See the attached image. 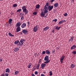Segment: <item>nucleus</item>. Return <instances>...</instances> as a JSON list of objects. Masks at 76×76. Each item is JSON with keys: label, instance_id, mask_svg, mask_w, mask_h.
Returning <instances> with one entry per match:
<instances>
[{"label": "nucleus", "instance_id": "1", "mask_svg": "<svg viewBox=\"0 0 76 76\" xmlns=\"http://www.w3.org/2000/svg\"><path fill=\"white\" fill-rule=\"evenodd\" d=\"M48 56H45V57L44 59V60L45 61H46L45 62V63L46 64H47V63H50V61L51 60H49V58Z\"/></svg>", "mask_w": 76, "mask_h": 76}, {"label": "nucleus", "instance_id": "2", "mask_svg": "<svg viewBox=\"0 0 76 76\" xmlns=\"http://www.w3.org/2000/svg\"><path fill=\"white\" fill-rule=\"evenodd\" d=\"M26 6H23L22 7V9L23 10V12H25V14H27L28 13V11L26 10Z\"/></svg>", "mask_w": 76, "mask_h": 76}, {"label": "nucleus", "instance_id": "3", "mask_svg": "<svg viewBox=\"0 0 76 76\" xmlns=\"http://www.w3.org/2000/svg\"><path fill=\"white\" fill-rule=\"evenodd\" d=\"M53 7H54L52 5L51 6V5H50L47 7V10H49V11H51L53 9Z\"/></svg>", "mask_w": 76, "mask_h": 76}, {"label": "nucleus", "instance_id": "4", "mask_svg": "<svg viewBox=\"0 0 76 76\" xmlns=\"http://www.w3.org/2000/svg\"><path fill=\"white\" fill-rule=\"evenodd\" d=\"M41 12L40 13V17L43 18L44 16H45V14L44 13V12L42 10H41Z\"/></svg>", "mask_w": 76, "mask_h": 76}, {"label": "nucleus", "instance_id": "5", "mask_svg": "<svg viewBox=\"0 0 76 76\" xmlns=\"http://www.w3.org/2000/svg\"><path fill=\"white\" fill-rule=\"evenodd\" d=\"M38 28H39V27L38 26H35L33 28V30L34 32H36L37 31H38Z\"/></svg>", "mask_w": 76, "mask_h": 76}, {"label": "nucleus", "instance_id": "6", "mask_svg": "<svg viewBox=\"0 0 76 76\" xmlns=\"http://www.w3.org/2000/svg\"><path fill=\"white\" fill-rule=\"evenodd\" d=\"M64 57H65V56H64L63 55L62 56L60 59V61L61 62V63H63V61L64 60Z\"/></svg>", "mask_w": 76, "mask_h": 76}, {"label": "nucleus", "instance_id": "7", "mask_svg": "<svg viewBox=\"0 0 76 76\" xmlns=\"http://www.w3.org/2000/svg\"><path fill=\"white\" fill-rule=\"evenodd\" d=\"M22 31L23 32V33L24 34H28V30L26 29H24Z\"/></svg>", "mask_w": 76, "mask_h": 76}, {"label": "nucleus", "instance_id": "8", "mask_svg": "<svg viewBox=\"0 0 76 76\" xmlns=\"http://www.w3.org/2000/svg\"><path fill=\"white\" fill-rule=\"evenodd\" d=\"M26 23H24L22 25L21 27L22 28H25V27H26Z\"/></svg>", "mask_w": 76, "mask_h": 76}, {"label": "nucleus", "instance_id": "9", "mask_svg": "<svg viewBox=\"0 0 76 76\" xmlns=\"http://www.w3.org/2000/svg\"><path fill=\"white\" fill-rule=\"evenodd\" d=\"M16 32H19V31H20V30H21V28H20V27H18L16 28Z\"/></svg>", "mask_w": 76, "mask_h": 76}, {"label": "nucleus", "instance_id": "10", "mask_svg": "<svg viewBox=\"0 0 76 76\" xmlns=\"http://www.w3.org/2000/svg\"><path fill=\"white\" fill-rule=\"evenodd\" d=\"M21 25H22V23H21V22H18L16 24V26L17 27L18 26V27H20Z\"/></svg>", "mask_w": 76, "mask_h": 76}, {"label": "nucleus", "instance_id": "11", "mask_svg": "<svg viewBox=\"0 0 76 76\" xmlns=\"http://www.w3.org/2000/svg\"><path fill=\"white\" fill-rule=\"evenodd\" d=\"M45 66H46V64H41V66L42 67V69H44V68L45 67Z\"/></svg>", "mask_w": 76, "mask_h": 76}, {"label": "nucleus", "instance_id": "12", "mask_svg": "<svg viewBox=\"0 0 76 76\" xmlns=\"http://www.w3.org/2000/svg\"><path fill=\"white\" fill-rule=\"evenodd\" d=\"M66 22V20H62L61 21H60L59 23H58L59 25H61V24H62L63 23H64V22Z\"/></svg>", "mask_w": 76, "mask_h": 76}, {"label": "nucleus", "instance_id": "13", "mask_svg": "<svg viewBox=\"0 0 76 76\" xmlns=\"http://www.w3.org/2000/svg\"><path fill=\"white\" fill-rule=\"evenodd\" d=\"M45 9V10L44 11V13L45 14L46 13H47L48 11V10H47V8H44L43 9Z\"/></svg>", "mask_w": 76, "mask_h": 76}, {"label": "nucleus", "instance_id": "14", "mask_svg": "<svg viewBox=\"0 0 76 76\" xmlns=\"http://www.w3.org/2000/svg\"><path fill=\"white\" fill-rule=\"evenodd\" d=\"M54 7H57L58 6V4L57 2L56 3L54 4Z\"/></svg>", "mask_w": 76, "mask_h": 76}, {"label": "nucleus", "instance_id": "15", "mask_svg": "<svg viewBox=\"0 0 76 76\" xmlns=\"http://www.w3.org/2000/svg\"><path fill=\"white\" fill-rule=\"evenodd\" d=\"M49 29V27L46 26L45 28H43V31H46L47 30H48Z\"/></svg>", "mask_w": 76, "mask_h": 76}, {"label": "nucleus", "instance_id": "16", "mask_svg": "<svg viewBox=\"0 0 76 76\" xmlns=\"http://www.w3.org/2000/svg\"><path fill=\"white\" fill-rule=\"evenodd\" d=\"M76 48V45H73L71 47V50H72L74 49V48Z\"/></svg>", "mask_w": 76, "mask_h": 76}, {"label": "nucleus", "instance_id": "17", "mask_svg": "<svg viewBox=\"0 0 76 76\" xmlns=\"http://www.w3.org/2000/svg\"><path fill=\"white\" fill-rule=\"evenodd\" d=\"M19 48H14V50L15 52H16V51H18V50H19Z\"/></svg>", "mask_w": 76, "mask_h": 76}, {"label": "nucleus", "instance_id": "18", "mask_svg": "<svg viewBox=\"0 0 76 76\" xmlns=\"http://www.w3.org/2000/svg\"><path fill=\"white\" fill-rule=\"evenodd\" d=\"M5 73H10V69L7 68L5 70Z\"/></svg>", "mask_w": 76, "mask_h": 76}, {"label": "nucleus", "instance_id": "19", "mask_svg": "<svg viewBox=\"0 0 76 76\" xmlns=\"http://www.w3.org/2000/svg\"><path fill=\"white\" fill-rule=\"evenodd\" d=\"M9 23L10 24V23H12V19H9V21H8Z\"/></svg>", "mask_w": 76, "mask_h": 76}, {"label": "nucleus", "instance_id": "20", "mask_svg": "<svg viewBox=\"0 0 76 76\" xmlns=\"http://www.w3.org/2000/svg\"><path fill=\"white\" fill-rule=\"evenodd\" d=\"M48 4H49L48 2H47V3H46V5L45 6L44 8H45V9H46V8H47V6H48Z\"/></svg>", "mask_w": 76, "mask_h": 76}, {"label": "nucleus", "instance_id": "21", "mask_svg": "<svg viewBox=\"0 0 76 76\" xmlns=\"http://www.w3.org/2000/svg\"><path fill=\"white\" fill-rule=\"evenodd\" d=\"M73 39H74V37H72L69 40V42H70V41L71 42H72V41Z\"/></svg>", "mask_w": 76, "mask_h": 76}, {"label": "nucleus", "instance_id": "22", "mask_svg": "<svg viewBox=\"0 0 76 76\" xmlns=\"http://www.w3.org/2000/svg\"><path fill=\"white\" fill-rule=\"evenodd\" d=\"M46 53L47 54H50V51H49L48 50H46Z\"/></svg>", "mask_w": 76, "mask_h": 76}, {"label": "nucleus", "instance_id": "23", "mask_svg": "<svg viewBox=\"0 0 76 76\" xmlns=\"http://www.w3.org/2000/svg\"><path fill=\"white\" fill-rule=\"evenodd\" d=\"M75 66L76 65L73 64H72L71 65V67L72 68H74V67H75Z\"/></svg>", "mask_w": 76, "mask_h": 76}, {"label": "nucleus", "instance_id": "24", "mask_svg": "<svg viewBox=\"0 0 76 76\" xmlns=\"http://www.w3.org/2000/svg\"><path fill=\"white\" fill-rule=\"evenodd\" d=\"M60 28H61V27H58V26H57L56 28L55 29H57V30H59V29H60Z\"/></svg>", "mask_w": 76, "mask_h": 76}, {"label": "nucleus", "instance_id": "25", "mask_svg": "<svg viewBox=\"0 0 76 76\" xmlns=\"http://www.w3.org/2000/svg\"><path fill=\"white\" fill-rule=\"evenodd\" d=\"M8 35L10 36V37H14V35H13L12 34V33H8Z\"/></svg>", "mask_w": 76, "mask_h": 76}, {"label": "nucleus", "instance_id": "26", "mask_svg": "<svg viewBox=\"0 0 76 76\" xmlns=\"http://www.w3.org/2000/svg\"><path fill=\"white\" fill-rule=\"evenodd\" d=\"M18 42H19V41L18 40H17L15 42L14 44H17L18 43Z\"/></svg>", "mask_w": 76, "mask_h": 76}, {"label": "nucleus", "instance_id": "27", "mask_svg": "<svg viewBox=\"0 0 76 76\" xmlns=\"http://www.w3.org/2000/svg\"><path fill=\"white\" fill-rule=\"evenodd\" d=\"M40 7V5L39 4H38L36 6V9H38Z\"/></svg>", "mask_w": 76, "mask_h": 76}, {"label": "nucleus", "instance_id": "28", "mask_svg": "<svg viewBox=\"0 0 76 76\" xmlns=\"http://www.w3.org/2000/svg\"><path fill=\"white\" fill-rule=\"evenodd\" d=\"M19 73V72L18 71H15V75H18V74Z\"/></svg>", "mask_w": 76, "mask_h": 76}, {"label": "nucleus", "instance_id": "29", "mask_svg": "<svg viewBox=\"0 0 76 76\" xmlns=\"http://www.w3.org/2000/svg\"><path fill=\"white\" fill-rule=\"evenodd\" d=\"M20 11H22V9H19L16 12H20Z\"/></svg>", "mask_w": 76, "mask_h": 76}, {"label": "nucleus", "instance_id": "30", "mask_svg": "<svg viewBox=\"0 0 76 76\" xmlns=\"http://www.w3.org/2000/svg\"><path fill=\"white\" fill-rule=\"evenodd\" d=\"M17 6H18V5L16 4H14V5H13V6L14 7H16Z\"/></svg>", "mask_w": 76, "mask_h": 76}, {"label": "nucleus", "instance_id": "31", "mask_svg": "<svg viewBox=\"0 0 76 76\" xmlns=\"http://www.w3.org/2000/svg\"><path fill=\"white\" fill-rule=\"evenodd\" d=\"M49 73H50L49 74L50 76H52V75H53V73H52V71H50L49 72Z\"/></svg>", "mask_w": 76, "mask_h": 76}, {"label": "nucleus", "instance_id": "32", "mask_svg": "<svg viewBox=\"0 0 76 76\" xmlns=\"http://www.w3.org/2000/svg\"><path fill=\"white\" fill-rule=\"evenodd\" d=\"M33 14L34 15H36L37 14V12H35L33 13Z\"/></svg>", "mask_w": 76, "mask_h": 76}, {"label": "nucleus", "instance_id": "33", "mask_svg": "<svg viewBox=\"0 0 76 76\" xmlns=\"http://www.w3.org/2000/svg\"><path fill=\"white\" fill-rule=\"evenodd\" d=\"M17 45H19V46H20L21 45H22V44L20 43V42H19V43H18L17 44Z\"/></svg>", "mask_w": 76, "mask_h": 76}, {"label": "nucleus", "instance_id": "34", "mask_svg": "<svg viewBox=\"0 0 76 76\" xmlns=\"http://www.w3.org/2000/svg\"><path fill=\"white\" fill-rule=\"evenodd\" d=\"M20 41H23V42L24 41V42H25V41L26 40L24 39H22Z\"/></svg>", "mask_w": 76, "mask_h": 76}, {"label": "nucleus", "instance_id": "35", "mask_svg": "<svg viewBox=\"0 0 76 76\" xmlns=\"http://www.w3.org/2000/svg\"><path fill=\"white\" fill-rule=\"evenodd\" d=\"M54 21V22H57V20L56 19H55L54 20H52V22H53V21Z\"/></svg>", "mask_w": 76, "mask_h": 76}, {"label": "nucleus", "instance_id": "36", "mask_svg": "<svg viewBox=\"0 0 76 76\" xmlns=\"http://www.w3.org/2000/svg\"><path fill=\"white\" fill-rule=\"evenodd\" d=\"M72 54H76V51H73L72 52Z\"/></svg>", "mask_w": 76, "mask_h": 76}, {"label": "nucleus", "instance_id": "37", "mask_svg": "<svg viewBox=\"0 0 76 76\" xmlns=\"http://www.w3.org/2000/svg\"><path fill=\"white\" fill-rule=\"evenodd\" d=\"M21 20H23V19H24V16H22L21 17Z\"/></svg>", "mask_w": 76, "mask_h": 76}, {"label": "nucleus", "instance_id": "38", "mask_svg": "<svg viewBox=\"0 0 76 76\" xmlns=\"http://www.w3.org/2000/svg\"><path fill=\"white\" fill-rule=\"evenodd\" d=\"M9 76V73H5L4 74V76Z\"/></svg>", "mask_w": 76, "mask_h": 76}, {"label": "nucleus", "instance_id": "39", "mask_svg": "<svg viewBox=\"0 0 76 76\" xmlns=\"http://www.w3.org/2000/svg\"><path fill=\"white\" fill-rule=\"evenodd\" d=\"M31 64H30V65H28V68H31Z\"/></svg>", "mask_w": 76, "mask_h": 76}, {"label": "nucleus", "instance_id": "40", "mask_svg": "<svg viewBox=\"0 0 76 76\" xmlns=\"http://www.w3.org/2000/svg\"><path fill=\"white\" fill-rule=\"evenodd\" d=\"M20 42H21V45H23V42L22 41H21L20 40Z\"/></svg>", "mask_w": 76, "mask_h": 76}, {"label": "nucleus", "instance_id": "41", "mask_svg": "<svg viewBox=\"0 0 76 76\" xmlns=\"http://www.w3.org/2000/svg\"><path fill=\"white\" fill-rule=\"evenodd\" d=\"M45 53H46L45 51H43L42 52V53L43 54H45Z\"/></svg>", "mask_w": 76, "mask_h": 76}, {"label": "nucleus", "instance_id": "42", "mask_svg": "<svg viewBox=\"0 0 76 76\" xmlns=\"http://www.w3.org/2000/svg\"><path fill=\"white\" fill-rule=\"evenodd\" d=\"M20 15H21V16H23L24 15V14H23V12H21L20 14Z\"/></svg>", "mask_w": 76, "mask_h": 76}, {"label": "nucleus", "instance_id": "43", "mask_svg": "<svg viewBox=\"0 0 76 76\" xmlns=\"http://www.w3.org/2000/svg\"><path fill=\"white\" fill-rule=\"evenodd\" d=\"M64 16H67V13H65L64 15Z\"/></svg>", "mask_w": 76, "mask_h": 76}, {"label": "nucleus", "instance_id": "44", "mask_svg": "<svg viewBox=\"0 0 76 76\" xmlns=\"http://www.w3.org/2000/svg\"><path fill=\"white\" fill-rule=\"evenodd\" d=\"M2 60L3 59H2V58H0V62H1V61H2Z\"/></svg>", "mask_w": 76, "mask_h": 76}, {"label": "nucleus", "instance_id": "45", "mask_svg": "<svg viewBox=\"0 0 76 76\" xmlns=\"http://www.w3.org/2000/svg\"><path fill=\"white\" fill-rule=\"evenodd\" d=\"M41 59H40L39 61V64L41 63Z\"/></svg>", "mask_w": 76, "mask_h": 76}, {"label": "nucleus", "instance_id": "46", "mask_svg": "<svg viewBox=\"0 0 76 76\" xmlns=\"http://www.w3.org/2000/svg\"><path fill=\"white\" fill-rule=\"evenodd\" d=\"M35 75H37V74H38V72L35 71Z\"/></svg>", "mask_w": 76, "mask_h": 76}, {"label": "nucleus", "instance_id": "47", "mask_svg": "<svg viewBox=\"0 0 76 76\" xmlns=\"http://www.w3.org/2000/svg\"><path fill=\"white\" fill-rule=\"evenodd\" d=\"M74 1H75V0H71V2L73 3H74Z\"/></svg>", "mask_w": 76, "mask_h": 76}, {"label": "nucleus", "instance_id": "48", "mask_svg": "<svg viewBox=\"0 0 76 76\" xmlns=\"http://www.w3.org/2000/svg\"><path fill=\"white\" fill-rule=\"evenodd\" d=\"M55 0H52L51 1H50V2L51 3H53V2L54 1H55Z\"/></svg>", "mask_w": 76, "mask_h": 76}, {"label": "nucleus", "instance_id": "49", "mask_svg": "<svg viewBox=\"0 0 76 76\" xmlns=\"http://www.w3.org/2000/svg\"><path fill=\"white\" fill-rule=\"evenodd\" d=\"M41 76H45V75L44 74H41Z\"/></svg>", "mask_w": 76, "mask_h": 76}, {"label": "nucleus", "instance_id": "50", "mask_svg": "<svg viewBox=\"0 0 76 76\" xmlns=\"http://www.w3.org/2000/svg\"><path fill=\"white\" fill-rule=\"evenodd\" d=\"M55 30H53L52 31V33H53V34H54V32H55Z\"/></svg>", "mask_w": 76, "mask_h": 76}, {"label": "nucleus", "instance_id": "51", "mask_svg": "<svg viewBox=\"0 0 76 76\" xmlns=\"http://www.w3.org/2000/svg\"><path fill=\"white\" fill-rule=\"evenodd\" d=\"M11 14L12 15H13V12H12L11 13Z\"/></svg>", "mask_w": 76, "mask_h": 76}, {"label": "nucleus", "instance_id": "52", "mask_svg": "<svg viewBox=\"0 0 76 76\" xmlns=\"http://www.w3.org/2000/svg\"><path fill=\"white\" fill-rule=\"evenodd\" d=\"M31 76H35V75L34 74H31Z\"/></svg>", "mask_w": 76, "mask_h": 76}, {"label": "nucleus", "instance_id": "53", "mask_svg": "<svg viewBox=\"0 0 76 76\" xmlns=\"http://www.w3.org/2000/svg\"><path fill=\"white\" fill-rule=\"evenodd\" d=\"M39 65H39V64H38V65H37V67H39Z\"/></svg>", "mask_w": 76, "mask_h": 76}, {"label": "nucleus", "instance_id": "54", "mask_svg": "<svg viewBox=\"0 0 76 76\" xmlns=\"http://www.w3.org/2000/svg\"><path fill=\"white\" fill-rule=\"evenodd\" d=\"M12 25H13V24H12L10 23V26H12Z\"/></svg>", "mask_w": 76, "mask_h": 76}, {"label": "nucleus", "instance_id": "55", "mask_svg": "<svg viewBox=\"0 0 76 76\" xmlns=\"http://www.w3.org/2000/svg\"><path fill=\"white\" fill-rule=\"evenodd\" d=\"M20 35H22V32H20Z\"/></svg>", "mask_w": 76, "mask_h": 76}, {"label": "nucleus", "instance_id": "56", "mask_svg": "<svg viewBox=\"0 0 76 76\" xmlns=\"http://www.w3.org/2000/svg\"><path fill=\"white\" fill-rule=\"evenodd\" d=\"M28 25H29L30 24V23H29V22H28Z\"/></svg>", "mask_w": 76, "mask_h": 76}, {"label": "nucleus", "instance_id": "57", "mask_svg": "<svg viewBox=\"0 0 76 76\" xmlns=\"http://www.w3.org/2000/svg\"><path fill=\"white\" fill-rule=\"evenodd\" d=\"M52 53H53V54L54 53V50H53V51H52Z\"/></svg>", "mask_w": 76, "mask_h": 76}, {"label": "nucleus", "instance_id": "58", "mask_svg": "<svg viewBox=\"0 0 76 76\" xmlns=\"http://www.w3.org/2000/svg\"><path fill=\"white\" fill-rule=\"evenodd\" d=\"M48 13H47V14H46V16H48Z\"/></svg>", "mask_w": 76, "mask_h": 76}, {"label": "nucleus", "instance_id": "59", "mask_svg": "<svg viewBox=\"0 0 76 76\" xmlns=\"http://www.w3.org/2000/svg\"><path fill=\"white\" fill-rule=\"evenodd\" d=\"M39 67H37V69H39Z\"/></svg>", "mask_w": 76, "mask_h": 76}, {"label": "nucleus", "instance_id": "60", "mask_svg": "<svg viewBox=\"0 0 76 76\" xmlns=\"http://www.w3.org/2000/svg\"><path fill=\"white\" fill-rule=\"evenodd\" d=\"M43 18H46V17H47V16H46H46H43Z\"/></svg>", "mask_w": 76, "mask_h": 76}, {"label": "nucleus", "instance_id": "61", "mask_svg": "<svg viewBox=\"0 0 76 76\" xmlns=\"http://www.w3.org/2000/svg\"><path fill=\"white\" fill-rule=\"evenodd\" d=\"M57 50H60V49L59 48H58Z\"/></svg>", "mask_w": 76, "mask_h": 76}, {"label": "nucleus", "instance_id": "62", "mask_svg": "<svg viewBox=\"0 0 76 76\" xmlns=\"http://www.w3.org/2000/svg\"><path fill=\"white\" fill-rule=\"evenodd\" d=\"M44 73H45H45H46V72H44Z\"/></svg>", "mask_w": 76, "mask_h": 76}, {"label": "nucleus", "instance_id": "63", "mask_svg": "<svg viewBox=\"0 0 76 76\" xmlns=\"http://www.w3.org/2000/svg\"><path fill=\"white\" fill-rule=\"evenodd\" d=\"M54 53L55 52V50H54Z\"/></svg>", "mask_w": 76, "mask_h": 76}, {"label": "nucleus", "instance_id": "64", "mask_svg": "<svg viewBox=\"0 0 76 76\" xmlns=\"http://www.w3.org/2000/svg\"><path fill=\"white\" fill-rule=\"evenodd\" d=\"M1 15V13H0V15Z\"/></svg>", "mask_w": 76, "mask_h": 76}]
</instances>
